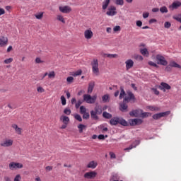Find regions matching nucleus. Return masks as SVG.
<instances>
[{
    "label": "nucleus",
    "instance_id": "f257e3e1",
    "mask_svg": "<svg viewBox=\"0 0 181 181\" xmlns=\"http://www.w3.org/2000/svg\"><path fill=\"white\" fill-rule=\"evenodd\" d=\"M128 96H125V98L123 100V103L119 104L120 107V111L122 112L127 111L128 110V105L126 104L125 103H129L131 100H135V95H134V93L131 91H127V92Z\"/></svg>",
    "mask_w": 181,
    "mask_h": 181
},
{
    "label": "nucleus",
    "instance_id": "f03ea898",
    "mask_svg": "<svg viewBox=\"0 0 181 181\" xmlns=\"http://www.w3.org/2000/svg\"><path fill=\"white\" fill-rule=\"evenodd\" d=\"M110 125H122L123 127H128V122L122 117H115L110 120Z\"/></svg>",
    "mask_w": 181,
    "mask_h": 181
},
{
    "label": "nucleus",
    "instance_id": "7ed1b4c3",
    "mask_svg": "<svg viewBox=\"0 0 181 181\" xmlns=\"http://www.w3.org/2000/svg\"><path fill=\"white\" fill-rule=\"evenodd\" d=\"M83 98V101H86L87 104H95V101H97V95L90 96L88 94H84Z\"/></svg>",
    "mask_w": 181,
    "mask_h": 181
},
{
    "label": "nucleus",
    "instance_id": "20e7f679",
    "mask_svg": "<svg viewBox=\"0 0 181 181\" xmlns=\"http://www.w3.org/2000/svg\"><path fill=\"white\" fill-rule=\"evenodd\" d=\"M91 66L93 73L96 74V76H98V74L100 73V69H98V60L93 59L91 62Z\"/></svg>",
    "mask_w": 181,
    "mask_h": 181
},
{
    "label": "nucleus",
    "instance_id": "39448f33",
    "mask_svg": "<svg viewBox=\"0 0 181 181\" xmlns=\"http://www.w3.org/2000/svg\"><path fill=\"white\" fill-rule=\"evenodd\" d=\"M157 60V64H160L161 66H168V61L161 54H157L156 57Z\"/></svg>",
    "mask_w": 181,
    "mask_h": 181
},
{
    "label": "nucleus",
    "instance_id": "423d86ee",
    "mask_svg": "<svg viewBox=\"0 0 181 181\" xmlns=\"http://www.w3.org/2000/svg\"><path fill=\"white\" fill-rule=\"evenodd\" d=\"M8 168L11 170H15L16 169H22L23 165L19 163L11 162L9 163Z\"/></svg>",
    "mask_w": 181,
    "mask_h": 181
},
{
    "label": "nucleus",
    "instance_id": "0eeeda50",
    "mask_svg": "<svg viewBox=\"0 0 181 181\" xmlns=\"http://www.w3.org/2000/svg\"><path fill=\"white\" fill-rule=\"evenodd\" d=\"M170 114V111H166L163 112L157 113L153 115V119H160L163 117H168Z\"/></svg>",
    "mask_w": 181,
    "mask_h": 181
},
{
    "label": "nucleus",
    "instance_id": "6e6552de",
    "mask_svg": "<svg viewBox=\"0 0 181 181\" xmlns=\"http://www.w3.org/2000/svg\"><path fill=\"white\" fill-rule=\"evenodd\" d=\"M13 145V141L12 139H5L1 144V146H4V148H8L9 146H12Z\"/></svg>",
    "mask_w": 181,
    "mask_h": 181
},
{
    "label": "nucleus",
    "instance_id": "1a4fd4ad",
    "mask_svg": "<svg viewBox=\"0 0 181 181\" xmlns=\"http://www.w3.org/2000/svg\"><path fill=\"white\" fill-rule=\"evenodd\" d=\"M116 11L117 8L114 6H112L108 8V11L106 12V15H107V16H115L117 14Z\"/></svg>",
    "mask_w": 181,
    "mask_h": 181
},
{
    "label": "nucleus",
    "instance_id": "9d476101",
    "mask_svg": "<svg viewBox=\"0 0 181 181\" xmlns=\"http://www.w3.org/2000/svg\"><path fill=\"white\" fill-rule=\"evenodd\" d=\"M142 114V110L141 109H136L134 110H132L129 112V115L131 117H141V115Z\"/></svg>",
    "mask_w": 181,
    "mask_h": 181
},
{
    "label": "nucleus",
    "instance_id": "9b49d317",
    "mask_svg": "<svg viewBox=\"0 0 181 181\" xmlns=\"http://www.w3.org/2000/svg\"><path fill=\"white\" fill-rule=\"evenodd\" d=\"M143 121L141 119H131L129 120V123L132 127H135V125H141Z\"/></svg>",
    "mask_w": 181,
    "mask_h": 181
},
{
    "label": "nucleus",
    "instance_id": "f8f14e48",
    "mask_svg": "<svg viewBox=\"0 0 181 181\" xmlns=\"http://www.w3.org/2000/svg\"><path fill=\"white\" fill-rule=\"evenodd\" d=\"M158 88L165 93L166 90H170L171 87L167 83L162 82Z\"/></svg>",
    "mask_w": 181,
    "mask_h": 181
},
{
    "label": "nucleus",
    "instance_id": "ddd939ff",
    "mask_svg": "<svg viewBox=\"0 0 181 181\" xmlns=\"http://www.w3.org/2000/svg\"><path fill=\"white\" fill-rule=\"evenodd\" d=\"M97 176V172L91 171L84 174L85 179H94Z\"/></svg>",
    "mask_w": 181,
    "mask_h": 181
},
{
    "label": "nucleus",
    "instance_id": "4468645a",
    "mask_svg": "<svg viewBox=\"0 0 181 181\" xmlns=\"http://www.w3.org/2000/svg\"><path fill=\"white\" fill-rule=\"evenodd\" d=\"M84 36H85V38H86L88 40H90V39H91V37L94 36V33H93V31L91 30V29H88L85 30Z\"/></svg>",
    "mask_w": 181,
    "mask_h": 181
},
{
    "label": "nucleus",
    "instance_id": "2eb2a0df",
    "mask_svg": "<svg viewBox=\"0 0 181 181\" xmlns=\"http://www.w3.org/2000/svg\"><path fill=\"white\" fill-rule=\"evenodd\" d=\"M59 11L60 12H62V13H70L71 8L69 6H59Z\"/></svg>",
    "mask_w": 181,
    "mask_h": 181
},
{
    "label": "nucleus",
    "instance_id": "dca6fc26",
    "mask_svg": "<svg viewBox=\"0 0 181 181\" xmlns=\"http://www.w3.org/2000/svg\"><path fill=\"white\" fill-rule=\"evenodd\" d=\"M8 45V37L1 36L0 37V47H4Z\"/></svg>",
    "mask_w": 181,
    "mask_h": 181
},
{
    "label": "nucleus",
    "instance_id": "f3484780",
    "mask_svg": "<svg viewBox=\"0 0 181 181\" xmlns=\"http://www.w3.org/2000/svg\"><path fill=\"white\" fill-rule=\"evenodd\" d=\"M139 144H141V141L139 140H136L131 146H129V147L124 148V151H131L133 148H136Z\"/></svg>",
    "mask_w": 181,
    "mask_h": 181
},
{
    "label": "nucleus",
    "instance_id": "a211bd4d",
    "mask_svg": "<svg viewBox=\"0 0 181 181\" xmlns=\"http://www.w3.org/2000/svg\"><path fill=\"white\" fill-rule=\"evenodd\" d=\"M179 6H181L180 1H175L172 5L169 6V8L173 11L174 9H177Z\"/></svg>",
    "mask_w": 181,
    "mask_h": 181
},
{
    "label": "nucleus",
    "instance_id": "6ab92c4d",
    "mask_svg": "<svg viewBox=\"0 0 181 181\" xmlns=\"http://www.w3.org/2000/svg\"><path fill=\"white\" fill-rule=\"evenodd\" d=\"M125 63L127 70H129V69H132L134 66V61H132V59H128L125 62Z\"/></svg>",
    "mask_w": 181,
    "mask_h": 181
},
{
    "label": "nucleus",
    "instance_id": "aec40b11",
    "mask_svg": "<svg viewBox=\"0 0 181 181\" xmlns=\"http://www.w3.org/2000/svg\"><path fill=\"white\" fill-rule=\"evenodd\" d=\"M11 127L13 128V129H15L16 133H17L18 135L22 134V128L18 127V124H13Z\"/></svg>",
    "mask_w": 181,
    "mask_h": 181
},
{
    "label": "nucleus",
    "instance_id": "412c9836",
    "mask_svg": "<svg viewBox=\"0 0 181 181\" xmlns=\"http://www.w3.org/2000/svg\"><path fill=\"white\" fill-rule=\"evenodd\" d=\"M94 86H95V83L94 81H91L89 83L88 88V94H91V93H93V90H94Z\"/></svg>",
    "mask_w": 181,
    "mask_h": 181
},
{
    "label": "nucleus",
    "instance_id": "4be33fe9",
    "mask_svg": "<svg viewBox=\"0 0 181 181\" xmlns=\"http://www.w3.org/2000/svg\"><path fill=\"white\" fill-rule=\"evenodd\" d=\"M140 53L146 57H148V56H149V52L146 48H140Z\"/></svg>",
    "mask_w": 181,
    "mask_h": 181
},
{
    "label": "nucleus",
    "instance_id": "5701e85b",
    "mask_svg": "<svg viewBox=\"0 0 181 181\" xmlns=\"http://www.w3.org/2000/svg\"><path fill=\"white\" fill-rule=\"evenodd\" d=\"M97 162H95V161H90L88 165H87V168H89L90 169H95L97 168Z\"/></svg>",
    "mask_w": 181,
    "mask_h": 181
},
{
    "label": "nucleus",
    "instance_id": "b1692460",
    "mask_svg": "<svg viewBox=\"0 0 181 181\" xmlns=\"http://www.w3.org/2000/svg\"><path fill=\"white\" fill-rule=\"evenodd\" d=\"M60 120L62 121L64 124H69L70 119L69 118V117L63 115L60 117Z\"/></svg>",
    "mask_w": 181,
    "mask_h": 181
},
{
    "label": "nucleus",
    "instance_id": "393cba45",
    "mask_svg": "<svg viewBox=\"0 0 181 181\" xmlns=\"http://www.w3.org/2000/svg\"><path fill=\"white\" fill-rule=\"evenodd\" d=\"M110 0H105L103 2V6L102 8L104 11H105V9H107V8H108V6L110 5Z\"/></svg>",
    "mask_w": 181,
    "mask_h": 181
},
{
    "label": "nucleus",
    "instance_id": "a878e982",
    "mask_svg": "<svg viewBox=\"0 0 181 181\" xmlns=\"http://www.w3.org/2000/svg\"><path fill=\"white\" fill-rule=\"evenodd\" d=\"M125 90H124V87L121 86L120 87V94H119V100H122L124 97H125Z\"/></svg>",
    "mask_w": 181,
    "mask_h": 181
},
{
    "label": "nucleus",
    "instance_id": "bb28decb",
    "mask_svg": "<svg viewBox=\"0 0 181 181\" xmlns=\"http://www.w3.org/2000/svg\"><path fill=\"white\" fill-rule=\"evenodd\" d=\"M170 66H171V67H175L176 69H181V66L176 63L175 61H171L170 62Z\"/></svg>",
    "mask_w": 181,
    "mask_h": 181
},
{
    "label": "nucleus",
    "instance_id": "cd10ccee",
    "mask_svg": "<svg viewBox=\"0 0 181 181\" xmlns=\"http://www.w3.org/2000/svg\"><path fill=\"white\" fill-rule=\"evenodd\" d=\"M97 114H98L97 112L92 110L90 111V117L93 119H98V116H97Z\"/></svg>",
    "mask_w": 181,
    "mask_h": 181
},
{
    "label": "nucleus",
    "instance_id": "c85d7f7f",
    "mask_svg": "<svg viewBox=\"0 0 181 181\" xmlns=\"http://www.w3.org/2000/svg\"><path fill=\"white\" fill-rule=\"evenodd\" d=\"M104 57H108L109 59H115V57H118L117 54H104Z\"/></svg>",
    "mask_w": 181,
    "mask_h": 181
},
{
    "label": "nucleus",
    "instance_id": "c756f323",
    "mask_svg": "<svg viewBox=\"0 0 181 181\" xmlns=\"http://www.w3.org/2000/svg\"><path fill=\"white\" fill-rule=\"evenodd\" d=\"M103 118H106L107 119H110V118H112V115H111V114H110L107 112H103Z\"/></svg>",
    "mask_w": 181,
    "mask_h": 181
},
{
    "label": "nucleus",
    "instance_id": "7c9ffc66",
    "mask_svg": "<svg viewBox=\"0 0 181 181\" xmlns=\"http://www.w3.org/2000/svg\"><path fill=\"white\" fill-rule=\"evenodd\" d=\"M95 111L98 113V114H102L103 113V107L100 105H98L95 107Z\"/></svg>",
    "mask_w": 181,
    "mask_h": 181
},
{
    "label": "nucleus",
    "instance_id": "2f4dec72",
    "mask_svg": "<svg viewBox=\"0 0 181 181\" xmlns=\"http://www.w3.org/2000/svg\"><path fill=\"white\" fill-rule=\"evenodd\" d=\"M57 21H59V22H62V23H66V21L64 20V18L62 15H58L57 16Z\"/></svg>",
    "mask_w": 181,
    "mask_h": 181
},
{
    "label": "nucleus",
    "instance_id": "473e14b6",
    "mask_svg": "<svg viewBox=\"0 0 181 181\" xmlns=\"http://www.w3.org/2000/svg\"><path fill=\"white\" fill-rule=\"evenodd\" d=\"M160 12H161V13H168V8L166 6H163L160 8Z\"/></svg>",
    "mask_w": 181,
    "mask_h": 181
},
{
    "label": "nucleus",
    "instance_id": "72a5a7b5",
    "mask_svg": "<svg viewBox=\"0 0 181 181\" xmlns=\"http://www.w3.org/2000/svg\"><path fill=\"white\" fill-rule=\"evenodd\" d=\"M75 119H76L77 121H79V122H81V121H83V118H81V116L78 114H76L74 115Z\"/></svg>",
    "mask_w": 181,
    "mask_h": 181
},
{
    "label": "nucleus",
    "instance_id": "f704fd0d",
    "mask_svg": "<svg viewBox=\"0 0 181 181\" xmlns=\"http://www.w3.org/2000/svg\"><path fill=\"white\" fill-rule=\"evenodd\" d=\"M151 115V113L149 112H144V111L141 110V118H146V117H149Z\"/></svg>",
    "mask_w": 181,
    "mask_h": 181
},
{
    "label": "nucleus",
    "instance_id": "c9c22d12",
    "mask_svg": "<svg viewBox=\"0 0 181 181\" xmlns=\"http://www.w3.org/2000/svg\"><path fill=\"white\" fill-rule=\"evenodd\" d=\"M102 100L103 103H107V101H108V100H110V95H104L102 97Z\"/></svg>",
    "mask_w": 181,
    "mask_h": 181
},
{
    "label": "nucleus",
    "instance_id": "e433bc0d",
    "mask_svg": "<svg viewBox=\"0 0 181 181\" xmlns=\"http://www.w3.org/2000/svg\"><path fill=\"white\" fill-rule=\"evenodd\" d=\"M78 129H79L80 134H83V129H84V128H86V125L81 124H79V125L78 126Z\"/></svg>",
    "mask_w": 181,
    "mask_h": 181
},
{
    "label": "nucleus",
    "instance_id": "4c0bfd02",
    "mask_svg": "<svg viewBox=\"0 0 181 181\" xmlns=\"http://www.w3.org/2000/svg\"><path fill=\"white\" fill-rule=\"evenodd\" d=\"M36 19H42L43 18V12H40L35 15Z\"/></svg>",
    "mask_w": 181,
    "mask_h": 181
},
{
    "label": "nucleus",
    "instance_id": "58836bf2",
    "mask_svg": "<svg viewBox=\"0 0 181 181\" xmlns=\"http://www.w3.org/2000/svg\"><path fill=\"white\" fill-rule=\"evenodd\" d=\"M80 112H81V114H85L86 112H87V109L86 108V107L81 106L80 107Z\"/></svg>",
    "mask_w": 181,
    "mask_h": 181
},
{
    "label": "nucleus",
    "instance_id": "ea45409f",
    "mask_svg": "<svg viewBox=\"0 0 181 181\" xmlns=\"http://www.w3.org/2000/svg\"><path fill=\"white\" fill-rule=\"evenodd\" d=\"M116 5L122 6L124 5V0H115Z\"/></svg>",
    "mask_w": 181,
    "mask_h": 181
},
{
    "label": "nucleus",
    "instance_id": "a19ab883",
    "mask_svg": "<svg viewBox=\"0 0 181 181\" xmlns=\"http://www.w3.org/2000/svg\"><path fill=\"white\" fill-rule=\"evenodd\" d=\"M148 64L149 66H151L152 67H156V68L159 67V66H158V64H156V63H155V62H153L152 61L148 62Z\"/></svg>",
    "mask_w": 181,
    "mask_h": 181
},
{
    "label": "nucleus",
    "instance_id": "79ce46f5",
    "mask_svg": "<svg viewBox=\"0 0 181 181\" xmlns=\"http://www.w3.org/2000/svg\"><path fill=\"white\" fill-rule=\"evenodd\" d=\"M64 114H65L66 115H70V114H71V110L66 107L64 110Z\"/></svg>",
    "mask_w": 181,
    "mask_h": 181
},
{
    "label": "nucleus",
    "instance_id": "37998d69",
    "mask_svg": "<svg viewBox=\"0 0 181 181\" xmlns=\"http://www.w3.org/2000/svg\"><path fill=\"white\" fill-rule=\"evenodd\" d=\"M83 73V71H81V69H78V71H76V72H74V76L75 77H77V76H81V74Z\"/></svg>",
    "mask_w": 181,
    "mask_h": 181
},
{
    "label": "nucleus",
    "instance_id": "c03bdc74",
    "mask_svg": "<svg viewBox=\"0 0 181 181\" xmlns=\"http://www.w3.org/2000/svg\"><path fill=\"white\" fill-rule=\"evenodd\" d=\"M48 77L49 78H54V77H56V74L54 73V71H51L49 74H48Z\"/></svg>",
    "mask_w": 181,
    "mask_h": 181
},
{
    "label": "nucleus",
    "instance_id": "a18cd8bd",
    "mask_svg": "<svg viewBox=\"0 0 181 181\" xmlns=\"http://www.w3.org/2000/svg\"><path fill=\"white\" fill-rule=\"evenodd\" d=\"M173 19H175V21H177V22L181 23V14L173 16Z\"/></svg>",
    "mask_w": 181,
    "mask_h": 181
},
{
    "label": "nucleus",
    "instance_id": "49530a36",
    "mask_svg": "<svg viewBox=\"0 0 181 181\" xmlns=\"http://www.w3.org/2000/svg\"><path fill=\"white\" fill-rule=\"evenodd\" d=\"M83 119H88V118H90V113L88 112L83 113Z\"/></svg>",
    "mask_w": 181,
    "mask_h": 181
},
{
    "label": "nucleus",
    "instance_id": "de8ad7c7",
    "mask_svg": "<svg viewBox=\"0 0 181 181\" xmlns=\"http://www.w3.org/2000/svg\"><path fill=\"white\" fill-rule=\"evenodd\" d=\"M61 101H62V105H66V98H64V95L61 96Z\"/></svg>",
    "mask_w": 181,
    "mask_h": 181
},
{
    "label": "nucleus",
    "instance_id": "09e8293b",
    "mask_svg": "<svg viewBox=\"0 0 181 181\" xmlns=\"http://www.w3.org/2000/svg\"><path fill=\"white\" fill-rule=\"evenodd\" d=\"M83 104V100H78L77 103H76V108H80V105Z\"/></svg>",
    "mask_w": 181,
    "mask_h": 181
},
{
    "label": "nucleus",
    "instance_id": "8fccbe9b",
    "mask_svg": "<svg viewBox=\"0 0 181 181\" xmlns=\"http://www.w3.org/2000/svg\"><path fill=\"white\" fill-rule=\"evenodd\" d=\"M12 62H13V59L12 58H8L4 60L5 64H9V63H12Z\"/></svg>",
    "mask_w": 181,
    "mask_h": 181
},
{
    "label": "nucleus",
    "instance_id": "3c124183",
    "mask_svg": "<svg viewBox=\"0 0 181 181\" xmlns=\"http://www.w3.org/2000/svg\"><path fill=\"white\" fill-rule=\"evenodd\" d=\"M148 108L150 111H159V109L155 106H149Z\"/></svg>",
    "mask_w": 181,
    "mask_h": 181
},
{
    "label": "nucleus",
    "instance_id": "603ef678",
    "mask_svg": "<svg viewBox=\"0 0 181 181\" xmlns=\"http://www.w3.org/2000/svg\"><path fill=\"white\" fill-rule=\"evenodd\" d=\"M170 26H172V24L168 21L164 23V28H165V29H169Z\"/></svg>",
    "mask_w": 181,
    "mask_h": 181
},
{
    "label": "nucleus",
    "instance_id": "864d4df0",
    "mask_svg": "<svg viewBox=\"0 0 181 181\" xmlns=\"http://www.w3.org/2000/svg\"><path fill=\"white\" fill-rule=\"evenodd\" d=\"M74 80V78L73 76H69L67 78H66V81L67 83H73Z\"/></svg>",
    "mask_w": 181,
    "mask_h": 181
},
{
    "label": "nucleus",
    "instance_id": "5fc2aeb1",
    "mask_svg": "<svg viewBox=\"0 0 181 181\" xmlns=\"http://www.w3.org/2000/svg\"><path fill=\"white\" fill-rule=\"evenodd\" d=\"M114 32H118L119 30H121V27L119 25H116L114 28H113Z\"/></svg>",
    "mask_w": 181,
    "mask_h": 181
},
{
    "label": "nucleus",
    "instance_id": "6e6d98bb",
    "mask_svg": "<svg viewBox=\"0 0 181 181\" xmlns=\"http://www.w3.org/2000/svg\"><path fill=\"white\" fill-rule=\"evenodd\" d=\"M109 155L111 159H115V158H117V156H115V153H114L113 152H110Z\"/></svg>",
    "mask_w": 181,
    "mask_h": 181
},
{
    "label": "nucleus",
    "instance_id": "4d7b16f0",
    "mask_svg": "<svg viewBox=\"0 0 181 181\" xmlns=\"http://www.w3.org/2000/svg\"><path fill=\"white\" fill-rule=\"evenodd\" d=\"M98 139L100 140H102V141H104V139H105V136L104 134H100L98 136Z\"/></svg>",
    "mask_w": 181,
    "mask_h": 181
},
{
    "label": "nucleus",
    "instance_id": "13d9d810",
    "mask_svg": "<svg viewBox=\"0 0 181 181\" xmlns=\"http://www.w3.org/2000/svg\"><path fill=\"white\" fill-rule=\"evenodd\" d=\"M172 70V66H170V64H169V65H168L165 67V71H170Z\"/></svg>",
    "mask_w": 181,
    "mask_h": 181
},
{
    "label": "nucleus",
    "instance_id": "bf43d9fd",
    "mask_svg": "<svg viewBox=\"0 0 181 181\" xmlns=\"http://www.w3.org/2000/svg\"><path fill=\"white\" fill-rule=\"evenodd\" d=\"M152 91H153L154 94H156V95H159V90H158V89L153 88H152Z\"/></svg>",
    "mask_w": 181,
    "mask_h": 181
},
{
    "label": "nucleus",
    "instance_id": "052dcab7",
    "mask_svg": "<svg viewBox=\"0 0 181 181\" xmlns=\"http://www.w3.org/2000/svg\"><path fill=\"white\" fill-rule=\"evenodd\" d=\"M35 63H37V64L43 63V61H42V59H40V58L37 57V58L35 59Z\"/></svg>",
    "mask_w": 181,
    "mask_h": 181
},
{
    "label": "nucleus",
    "instance_id": "680f3d73",
    "mask_svg": "<svg viewBox=\"0 0 181 181\" xmlns=\"http://www.w3.org/2000/svg\"><path fill=\"white\" fill-rule=\"evenodd\" d=\"M136 26H138L139 28H141V26H142V21H137L136 22Z\"/></svg>",
    "mask_w": 181,
    "mask_h": 181
},
{
    "label": "nucleus",
    "instance_id": "e2e57ef3",
    "mask_svg": "<svg viewBox=\"0 0 181 181\" xmlns=\"http://www.w3.org/2000/svg\"><path fill=\"white\" fill-rule=\"evenodd\" d=\"M14 181H21V175H17L14 178Z\"/></svg>",
    "mask_w": 181,
    "mask_h": 181
},
{
    "label": "nucleus",
    "instance_id": "0e129e2a",
    "mask_svg": "<svg viewBox=\"0 0 181 181\" xmlns=\"http://www.w3.org/2000/svg\"><path fill=\"white\" fill-rule=\"evenodd\" d=\"M37 90L38 93H45V89H43L42 87H38Z\"/></svg>",
    "mask_w": 181,
    "mask_h": 181
},
{
    "label": "nucleus",
    "instance_id": "69168bd1",
    "mask_svg": "<svg viewBox=\"0 0 181 181\" xmlns=\"http://www.w3.org/2000/svg\"><path fill=\"white\" fill-rule=\"evenodd\" d=\"M148 16H149V13L146 12L143 13V18L144 19H146V18H148Z\"/></svg>",
    "mask_w": 181,
    "mask_h": 181
},
{
    "label": "nucleus",
    "instance_id": "338daca9",
    "mask_svg": "<svg viewBox=\"0 0 181 181\" xmlns=\"http://www.w3.org/2000/svg\"><path fill=\"white\" fill-rule=\"evenodd\" d=\"M1 15H5V10L4 8H0V16Z\"/></svg>",
    "mask_w": 181,
    "mask_h": 181
},
{
    "label": "nucleus",
    "instance_id": "774afa93",
    "mask_svg": "<svg viewBox=\"0 0 181 181\" xmlns=\"http://www.w3.org/2000/svg\"><path fill=\"white\" fill-rule=\"evenodd\" d=\"M4 180L5 181H12V180H11V177H9L8 176L4 177Z\"/></svg>",
    "mask_w": 181,
    "mask_h": 181
}]
</instances>
